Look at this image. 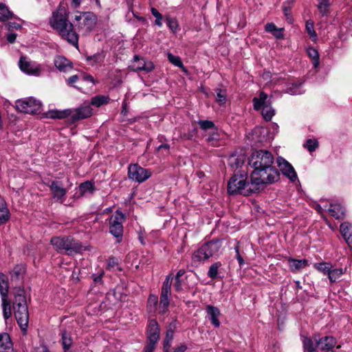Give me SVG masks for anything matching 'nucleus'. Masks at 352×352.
I'll return each mask as SVG.
<instances>
[{
    "label": "nucleus",
    "instance_id": "21",
    "mask_svg": "<svg viewBox=\"0 0 352 352\" xmlns=\"http://www.w3.org/2000/svg\"><path fill=\"white\" fill-rule=\"evenodd\" d=\"M327 210L336 219H343L346 216L345 208L339 203L330 204Z\"/></svg>",
    "mask_w": 352,
    "mask_h": 352
},
{
    "label": "nucleus",
    "instance_id": "46",
    "mask_svg": "<svg viewBox=\"0 0 352 352\" xmlns=\"http://www.w3.org/2000/svg\"><path fill=\"white\" fill-rule=\"evenodd\" d=\"M109 98L108 96L102 95L96 96L92 98L91 104L99 107L102 104H107L109 102Z\"/></svg>",
    "mask_w": 352,
    "mask_h": 352
},
{
    "label": "nucleus",
    "instance_id": "61",
    "mask_svg": "<svg viewBox=\"0 0 352 352\" xmlns=\"http://www.w3.org/2000/svg\"><path fill=\"white\" fill-rule=\"evenodd\" d=\"M20 28H21V25H19V23H16L15 22H13V23L10 22L8 24V30H13V29L18 30Z\"/></svg>",
    "mask_w": 352,
    "mask_h": 352
},
{
    "label": "nucleus",
    "instance_id": "28",
    "mask_svg": "<svg viewBox=\"0 0 352 352\" xmlns=\"http://www.w3.org/2000/svg\"><path fill=\"white\" fill-rule=\"evenodd\" d=\"M265 30L267 32H270L273 36L278 39L283 38V28H278L274 23H267L265 26Z\"/></svg>",
    "mask_w": 352,
    "mask_h": 352
},
{
    "label": "nucleus",
    "instance_id": "30",
    "mask_svg": "<svg viewBox=\"0 0 352 352\" xmlns=\"http://www.w3.org/2000/svg\"><path fill=\"white\" fill-rule=\"evenodd\" d=\"M346 268L334 267L333 265L330 271V274L328 276L330 283H336L341 277L342 275L346 273Z\"/></svg>",
    "mask_w": 352,
    "mask_h": 352
},
{
    "label": "nucleus",
    "instance_id": "42",
    "mask_svg": "<svg viewBox=\"0 0 352 352\" xmlns=\"http://www.w3.org/2000/svg\"><path fill=\"white\" fill-rule=\"evenodd\" d=\"M173 278L171 275H168L166 276V279L163 283V285L162 287L161 295L170 296V290H171V285H172Z\"/></svg>",
    "mask_w": 352,
    "mask_h": 352
},
{
    "label": "nucleus",
    "instance_id": "12",
    "mask_svg": "<svg viewBox=\"0 0 352 352\" xmlns=\"http://www.w3.org/2000/svg\"><path fill=\"white\" fill-rule=\"evenodd\" d=\"M151 176L148 169L144 168L137 164H130L128 167V177L130 179L142 183Z\"/></svg>",
    "mask_w": 352,
    "mask_h": 352
},
{
    "label": "nucleus",
    "instance_id": "58",
    "mask_svg": "<svg viewBox=\"0 0 352 352\" xmlns=\"http://www.w3.org/2000/svg\"><path fill=\"white\" fill-rule=\"evenodd\" d=\"M79 80L78 75H74L67 79V83L68 85L77 88L75 83Z\"/></svg>",
    "mask_w": 352,
    "mask_h": 352
},
{
    "label": "nucleus",
    "instance_id": "15",
    "mask_svg": "<svg viewBox=\"0 0 352 352\" xmlns=\"http://www.w3.org/2000/svg\"><path fill=\"white\" fill-rule=\"evenodd\" d=\"M47 185L52 192L54 199H55L56 201L63 204L67 194V189L63 187L62 182L58 180H53Z\"/></svg>",
    "mask_w": 352,
    "mask_h": 352
},
{
    "label": "nucleus",
    "instance_id": "9",
    "mask_svg": "<svg viewBox=\"0 0 352 352\" xmlns=\"http://www.w3.org/2000/svg\"><path fill=\"white\" fill-rule=\"evenodd\" d=\"M75 20L78 22L77 25L79 31L83 35H87L93 31L96 25L97 18L91 12H82L75 16Z\"/></svg>",
    "mask_w": 352,
    "mask_h": 352
},
{
    "label": "nucleus",
    "instance_id": "7",
    "mask_svg": "<svg viewBox=\"0 0 352 352\" xmlns=\"http://www.w3.org/2000/svg\"><path fill=\"white\" fill-rule=\"evenodd\" d=\"M160 338V328L156 320H151L146 329V344L144 352H153Z\"/></svg>",
    "mask_w": 352,
    "mask_h": 352
},
{
    "label": "nucleus",
    "instance_id": "10",
    "mask_svg": "<svg viewBox=\"0 0 352 352\" xmlns=\"http://www.w3.org/2000/svg\"><path fill=\"white\" fill-rule=\"evenodd\" d=\"M16 108L20 112L36 114L41 112L42 104L40 100L33 97H29L16 100Z\"/></svg>",
    "mask_w": 352,
    "mask_h": 352
},
{
    "label": "nucleus",
    "instance_id": "29",
    "mask_svg": "<svg viewBox=\"0 0 352 352\" xmlns=\"http://www.w3.org/2000/svg\"><path fill=\"white\" fill-rule=\"evenodd\" d=\"M285 91L290 95H298L304 93L305 90L302 88V83L290 82L287 85Z\"/></svg>",
    "mask_w": 352,
    "mask_h": 352
},
{
    "label": "nucleus",
    "instance_id": "3",
    "mask_svg": "<svg viewBox=\"0 0 352 352\" xmlns=\"http://www.w3.org/2000/svg\"><path fill=\"white\" fill-rule=\"evenodd\" d=\"M56 252L67 255L80 254L85 250L82 243L70 236H54L50 240Z\"/></svg>",
    "mask_w": 352,
    "mask_h": 352
},
{
    "label": "nucleus",
    "instance_id": "54",
    "mask_svg": "<svg viewBox=\"0 0 352 352\" xmlns=\"http://www.w3.org/2000/svg\"><path fill=\"white\" fill-rule=\"evenodd\" d=\"M198 124L200 128L204 131L214 128V122L210 120H199Z\"/></svg>",
    "mask_w": 352,
    "mask_h": 352
},
{
    "label": "nucleus",
    "instance_id": "51",
    "mask_svg": "<svg viewBox=\"0 0 352 352\" xmlns=\"http://www.w3.org/2000/svg\"><path fill=\"white\" fill-rule=\"evenodd\" d=\"M304 146L309 152H313L318 147V142L316 140L309 139L306 141Z\"/></svg>",
    "mask_w": 352,
    "mask_h": 352
},
{
    "label": "nucleus",
    "instance_id": "34",
    "mask_svg": "<svg viewBox=\"0 0 352 352\" xmlns=\"http://www.w3.org/2000/svg\"><path fill=\"white\" fill-rule=\"evenodd\" d=\"M25 272V267L23 264L16 265L10 272L11 280H17L23 278Z\"/></svg>",
    "mask_w": 352,
    "mask_h": 352
},
{
    "label": "nucleus",
    "instance_id": "18",
    "mask_svg": "<svg viewBox=\"0 0 352 352\" xmlns=\"http://www.w3.org/2000/svg\"><path fill=\"white\" fill-rule=\"evenodd\" d=\"M276 162L280 170L285 176L289 178L292 182H294L297 179V174L291 164L282 157H278L276 159Z\"/></svg>",
    "mask_w": 352,
    "mask_h": 352
},
{
    "label": "nucleus",
    "instance_id": "52",
    "mask_svg": "<svg viewBox=\"0 0 352 352\" xmlns=\"http://www.w3.org/2000/svg\"><path fill=\"white\" fill-rule=\"evenodd\" d=\"M166 23L170 30L176 32L178 29V22L175 18H171L170 16L166 17Z\"/></svg>",
    "mask_w": 352,
    "mask_h": 352
},
{
    "label": "nucleus",
    "instance_id": "56",
    "mask_svg": "<svg viewBox=\"0 0 352 352\" xmlns=\"http://www.w3.org/2000/svg\"><path fill=\"white\" fill-rule=\"evenodd\" d=\"M283 13H284L285 16H286L287 21L289 23H292L293 22V17L291 15V8H290V7L289 6H284L283 8Z\"/></svg>",
    "mask_w": 352,
    "mask_h": 352
},
{
    "label": "nucleus",
    "instance_id": "53",
    "mask_svg": "<svg viewBox=\"0 0 352 352\" xmlns=\"http://www.w3.org/2000/svg\"><path fill=\"white\" fill-rule=\"evenodd\" d=\"M152 14L156 18L155 21V24L157 25L159 27H161L162 25V15L158 12V10L155 8H152L151 9Z\"/></svg>",
    "mask_w": 352,
    "mask_h": 352
},
{
    "label": "nucleus",
    "instance_id": "17",
    "mask_svg": "<svg viewBox=\"0 0 352 352\" xmlns=\"http://www.w3.org/2000/svg\"><path fill=\"white\" fill-rule=\"evenodd\" d=\"M314 340L316 347H318L322 352H326L333 349L337 344L336 338L331 336L322 338H318L317 336H314Z\"/></svg>",
    "mask_w": 352,
    "mask_h": 352
},
{
    "label": "nucleus",
    "instance_id": "63",
    "mask_svg": "<svg viewBox=\"0 0 352 352\" xmlns=\"http://www.w3.org/2000/svg\"><path fill=\"white\" fill-rule=\"evenodd\" d=\"M118 264L117 259L111 257L108 261V267H113Z\"/></svg>",
    "mask_w": 352,
    "mask_h": 352
},
{
    "label": "nucleus",
    "instance_id": "60",
    "mask_svg": "<svg viewBox=\"0 0 352 352\" xmlns=\"http://www.w3.org/2000/svg\"><path fill=\"white\" fill-rule=\"evenodd\" d=\"M175 283L174 284V288L176 291L179 292L182 289V283L181 278H175Z\"/></svg>",
    "mask_w": 352,
    "mask_h": 352
},
{
    "label": "nucleus",
    "instance_id": "43",
    "mask_svg": "<svg viewBox=\"0 0 352 352\" xmlns=\"http://www.w3.org/2000/svg\"><path fill=\"white\" fill-rule=\"evenodd\" d=\"M7 297L8 296L1 297L3 315V318L6 320L9 318L12 315L10 304V302L8 300Z\"/></svg>",
    "mask_w": 352,
    "mask_h": 352
},
{
    "label": "nucleus",
    "instance_id": "26",
    "mask_svg": "<svg viewBox=\"0 0 352 352\" xmlns=\"http://www.w3.org/2000/svg\"><path fill=\"white\" fill-rule=\"evenodd\" d=\"M54 65L59 71L63 72H66L72 68V62L62 56L55 58Z\"/></svg>",
    "mask_w": 352,
    "mask_h": 352
},
{
    "label": "nucleus",
    "instance_id": "49",
    "mask_svg": "<svg viewBox=\"0 0 352 352\" xmlns=\"http://www.w3.org/2000/svg\"><path fill=\"white\" fill-rule=\"evenodd\" d=\"M329 6V0H318V9L322 16L327 14Z\"/></svg>",
    "mask_w": 352,
    "mask_h": 352
},
{
    "label": "nucleus",
    "instance_id": "36",
    "mask_svg": "<svg viewBox=\"0 0 352 352\" xmlns=\"http://www.w3.org/2000/svg\"><path fill=\"white\" fill-rule=\"evenodd\" d=\"M9 219V212L6 206V203L0 197V224L6 223Z\"/></svg>",
    "mask_w": 352,
    "mask_h": 352
},
{
    "label": "nucleus",
    "instance_id": "2",
    "mask_svg": "<svg viewBox=\"0 0 352 352\" xmlns=\"http://www.w3.org/2000/svg\"><path fill=\"white\" fill-rule=\"evenodd\" d=\"M246 174H235L229 180L228 192L230 195L241 194L248 196L251 193L258 192L263 187L258 182L254 181L251 174L250 182H247Z\"/></svg>",
    "mask_w": 352,
    "mask_h": 352
},
{
    "label": "nucleus",
    "instance_id": "40",
    "mask_svg": "<svg viewBox=\"0 0 352 352\" xmlns=\"http://www.w3.org/2000/svg\"><path fill=\"white\" fill-rule=\"evenodd\" d=\"M73 343L72 339L69 334L66 331H63L61 333V344L64 350V352H71L69 351L70 347Z\"/></svg>",
    "mask_w": 352,
    "mask_h": 352
},
{
    "label": "nucleus",
    "instance_id": "24",
    "mask_svg": "<svg viewBox=\"0 0 352 352\" xmlns=\"http://www.w3.org/2000/svg\"><path fill=\"white\" fill-rule=\"evenodd\" d=\"M288 265L292 272H298L308 265V261L306 259H295L289 258L287 260Z\"/></svg>",
    "mask_w": 352,
    "mask_h": 352
},
{
    "label": "nucleus",
    "instance_id": "27",
    "mask_svg": "<svg viewBox=\"0 0 352 352\" xmlns=\"http://www.w3.org/2000/svg\"><path fill=\"white\" fill-rule=\"evenodd\" d=\"M72 110L66 109L64 111L52 110L45 113V117L51 119H63L69 117Z\"/></svg>",
    "mask_w": 352,
    "mask_h": 352
},
{
    "label": "nucleus",
    "instance_id": "11",
    "mask_svg": "<svg viewBox=\"0 0 352 352\" xmlns=\"http://www.w3.org/2000/svg\"><path fill=\"white\" fill-rule=\"evenodd\" d=\"M49 23L51 28L57 32L65 26H67L70 21L68 20V14L65 9L59 6L58 8L52 12Z\"/></svg>",
    "mask_w": 352,
    "mask_h": 352
},
{
    "label": "nucleus",
    "instance_id": "4",
    "mask_svg": "<svg viewBox=\"0 0 352 352\" xmlns=\"http://www.w3.org/2000/svg\"><path fill=\"white\" fill-rule=\"evenodd\" d=\"M15 318L21 329L25 331L28 325L29 312L25 296L22 294L15 296L13 302Z\"/></svg>",
    "mask_w": 352,
    "mask_h": 352
},
{
    "label": "nucleus",
    "instance_id": "5",
    "mask_svg": "<svg viewBox=\"0 0 352 352\" xmlns=\"http://www.w3.org/2000/svg\"><path fill=\"white\" fill-rule=\"evenodd\" d=\"M221 248V242L219 240L206 242L193 253L192 261L201 262L210 257L219 256Z\"/></svg>",
    "mask_w": 352,
    "mask_h": 352
},
{
    "label": "nucleus",
    "instance_id": "14",
    "mask_svg": "<svg viewBox=\"0 0 352 352\" xmlns=\"http://www.w3.org/2000/svg\"><path fill=\"white\" fill-rule=\"evenodd\" d=\"M58 35L64 40L67 41L76 49L78 48L79 36L75 30L74 25L70 22L67 26L60 29L58 32Z\"/></svg>",
    "mask_w": 352,
    "mask_h": 352
},
{
    "label": "nucleus",
    "instance_id": "62",
    "mask_svg": "<svg viewBox=\"0 0 352 352\" xmlns=\"http://www.w3.org/2000/svg\"><path fill=\"white\" fill-rule=\"evenodd\" d=\"M16 38V34L15 33H10L7 35V40L9 43H13Z\"/></svg>",
    "mask_w": 352,
    "mask_h": 352
},
{
    "label": "nucleus",
    "instance_id": "16",
    "mask_svg": "<svg viewBox=\"0 0 352 352\" xmlns=\"http://www.w3.org/2000/svg\"><path fill=\"white\" fill-rule=\"evenodd\" d=\"M93 113V109L90 104H84L78 108H76L69 116L70 120L72 122H75L80 120L86 119L90 117Z\"/></svg>",
    "mask_w": 352,
    "mask_h": 352
},
{
    "label": "nucleus",
    "instance_id": "25",
    "mask_svg": "<svg viewBox=\"0 0 352 352\" xmlns=\"http://www.w3.org/2000/svg\"><path fill=\"white\" fill-rule=\"evenodd\" d=\"M13 344L10 337L7 333H0V352H12Z\"/></svg>",
    "mask_w": 352,
    "mask_h": 352
},
{
    "label": "nucleus",
    "instance_id": "59",
    "mask_svg": "<svg viewBox=\"0 0 352 352\" xmlns=\"http://www.w3.org/2000/svg\"><path fill=\"white\" fill-rule=\"evenodd\" d=\"M187 349V346L185 344H180L175 348H173V351H170V349L168 350V352H185Z\"/></svg>",
    "mask_w": 352,
    "mask_h": 352
},
{
    "label": "nucleus",
    "instance_id": "13",
    "mask_svg": "<svg viewBox=\"0 0 352 352\" xmlns=\"http://www.w3.org/2000/svg\"><path fill=\"white\" fill-rule=\"evenodd\" d=\"M19 66L20 69L28 74L35 76H38L41 73V66L34 61L30 60L25 56H21L19 61Z\"/></svg>",
    "mask_w": 352,
    "mask_h": 352
},
{
    "label": "nucleus",
    "instance_id": "22",
    "mask_svg": "<svg viewBox=\"0 0 352 352\" xmlns=\"http://www.w3.org/2000/svg\"><path fill=\"white\" fill-rule=\"evenodd\" d=\"M206 311L211 324L217 328L219 327L220 322L219 320V316L221 314L219 309L212 305H208L206 308Z\"/></svg>",
    "mask_w": 352,
    "mask_h": 352
},
{
    "label": "nucleus",
    "instance_id": "47",
    "mask_svg": "<svg viewBox=\"0 0 352 352\" xmlns=\"http://www.w3.org/2000/svg\"><path fill=\"white\" fill-rule=\"evenodd\" d=\"M216 100L219 105H223L226 102L227 92L226 89H216Z\"/></svg>",
    "mask_w": 352,
    "mask_h": 352
},
{
    "label": "nucleus",
    "instance_id": "45",
    "mask_svg": "<svg viewBox=\"0 0 352 352\" xmlns=\"http://www.w3.org/2000/svg\"><path fill=\"white\" fill-rule=\"evenodd\" d=\"M305 352H318L316 349V343L309 338H305L302 341Z\"/></svg>",
    "mask_w": 352,
    "mask_h": 352
},
{
    "label": "nucleus",
    "instance_id": "38",
    "mask_svg": "<svg viewBox=\"0 0 352 352\" xmlns=\"http://www.w3.org/2000/svg\"><path fill=\"white\" fill-rule=\"evenodd\" d=\"M158 297L155 294H150L147 300V309L150 313L157 311Z\"/></svg>",
    "mask_w": 352,
    "mask_h": 352
},
{
    "label": "nucleus",
    "instance_id": "19",
    "mask_svg": "<svg viewBox=\"0 0 352 352\" xmlns=\"http://www.w3.org/2000/svg\"><path fill=\"white\" fill-rule=\"evenodd\" d=\"M133 60V67L136 71H144L148 73L154 69V64L153 62L146 60L144 58H140L138 55L134 56Z\"/></svg>",
    "mask_w": 352,
    "mask_h": 352
},
{
    "label": "nucleus",
    "instance_id": "55",
    "mask_svg": "<svg viewBox=\"0 0 352 352\" xmlns=\"http://www.w3.org/2000/svg\"><path fill=\"white\" fill-rule=\"evenodd\" d=\"M230 164L232 166H235L236 168L241 166L244 162V158L242 157H235L234 156H232L230 159Z\"/></svg>",
    "mask_w": 352,
    "mask_h": 352
},
{
    "label": "nucleus",
    "instance_id": "64",
    "mask_svg": "<svg viewBox=\"0 0 352 352\" xmlns=\"http://www.w3.org/2000/svg\"><path fill=\"white\" fill-rule=\"evenodd\" d=\"M103 274H104V272H102L99 275H95V274L93 275V278H94V282H96V283H101Z\"/></svg>",
    "mask_w": 352,
    "mask_h": 352
},
{
    "label": "nucleus",
    "instance_id": "39",
    "mask_svg": "<svg viewBox=\"0 0 352 352\" xmlns=\"http://www.w3.org/2000/svg\"><path fill=\"white\" fill-rule=\"evenodd\" d=\"M307 53L309 57L311 58L312 64L314 68H317L319 66L320 60H319V53L313 47H309L307 49Z\"/></svg>",
    "mask_w": 352,
    "mask_h": 352
},
{
    "label": "nucleus",
    "instance_id": "32",
    "mask_svg": "<svg viewBox=\"0 0 352 352\" xmlns=\"http://www.w3.org/2000/svg\"><path fill=\"white\" fill-rule=\"evenodd\" d=\"M95 190L94 183L87 181L81 183L79 186V195L78 197H82L87 194H92Z\"/></svg>",
    "mask_w": 352,
    "mask_h": 352
},
{
    "label": "nucleus",
    "instance_id": "23",
    "mask_svg": "<svg viewBox=\"0 0 352 352\" xmlns=\"http://www.w3.org/2000/svg\"><path fill=\"white\" fill-rule=\"evenodd\" d=\"M340 230L348 246L352 249V224L349 222H344L341 223Z\"/></svg>",
    "mask_w": 352,
    "mask_h": 352
},
{
    "label": "nucleus",
    "instance_id": "41",
    "mask_svg": "<svg viewBox=\"0 0 352 352\" xmlns=\"http://www.w3.org/2000/svg\"><path fill=\"white\" fill-rule=\"evenodd\" d=\"M0 293L1 297L8 296V277L3 274H0Z\"/></svg>",
    "mask_w": 352,
    "mask_h": 352
},
{
    "label": "nucleus",
    "instance_id": "31",
    "mask_svg": "<svg viewBox=\"0 0 352 352\" xmlns=\"http://www.w3.org/2000/svg\"><path fill=\"white\" fill-rule=\"evenodd\" d=\"M169 305L170 296L160 294V300L157 306V312L160 314H164L168 311Z\"/></svg>",
    "mask_w": 352,
    "mask_h": 352
},
{
    "label": "nucleus",
    "instance_id": "6",
    "mask_svg": "<svg viewBox=\"0 0 352 352\" xmlns=\"http://www.w3.org/2000/svg\"><path fill=\"white\" fill-rule=\"evenodd\" d=\"M125 214L120 210H116L109 219V232L116 239L117 243L122 241Z\"/></svg>",
    "mask_w": 352,
    "mask_h": 352
},
{
    "label": "nucleus",
    "instance_id": "35",
    "mask_svg": "<svg viewBox=\"0 0 352 352\" xmlns=\"http://www.w3.org/2000/svg\"><path fill=\"white\" fill-rule=\"evenodd\" d=\"M333 267L332 263L329 262H321V263H316L314 264V267L323 274L325 276H329L330 274V271Z\"/></svg>",
    "mask_w": 352,
    "mask_h": 352
},
{
    "label": "nucleus",
    "instance_id": "33",
    "mask_svg": "<svg viewBox=\"0 0 352 352\" xmlns=\"http://www.w3.org/2000/svg\"><path fill=\"white\" fill-rule=\"evenodd\" d=\"M85 59L89 65L95 66L103 63L104 60V55L102 52H98L92 56H87Z\"/></svg>",
    "mask_w": 352,
    "mask_h": 352
},
{
    "label": "nucleus",
    "instance_id": "8",
    "mask_svg": "<svg viewBox=\"0 0 352 352\" xmlns=\"http://www.w3.org/2000/svg\"><path fill=\"white\" fill-rule=\"evenodd\" d=\"M252 101L254 109L258 111L262 108L263 118L266 121L271 120L275 114V111L270 104L267 94L261 92L258 98H254Z\"/></svg>",
    "mask_w": 352,
    "mask_h": 352
},
{
    "label": "nucleus",
    "instance_id": "48",
    "mask_svg": "<svg viewBox=\"0 0 352 352\" xmlns=\"http://www.w3.org/2000/svg\"><path fill=\"white\" fill-rule=\"evenodd\" d=\"M306 30L309 35V37L313 40L316 41L317 39V34L314 30V23L311 20H308L306 21Z\"/></svg>",
    "mask_w": 352,
    "mask_h": 352
},
{
    "label": "nucleus",
    "instance_id": "1",
    "mask_svg": "<svg viewBox=\"0 0 352 352\" xmlns=\"http://www.w3.org/2000/svg\"><path fill=\"white\" fill-rule=\"evenodd\" d=\"M274 157L267 151L260 150L252 154L248 160L249 165L254 168L252 172L254 181L258 182L264 188L279 179L278 171L272 166Z\"/></svg>",
    "mask_w": 352,
    "mask_h": 352
},
{
    "label": "nucleus",
    "instance_id": "50",
    "mask_svg": "<svg viewBox=\"0 0 352 352\" xmlns=\"http://www.w3.org/2000/svg\"><path fill=\"white\" fill-rule=\"evenodd\" d=\"M167 56H168V60L172 64H173L174 65H175V66L178 67H180V68H183L184 67L183 63H182V59H181V58L179 56H175V55H173L171 53H168Z\"/></svg>",
    "mask_w": 352,
    "mask_h": 352
},
{
    "label": "nucleus",
    "instance_id": "37",
    "mask_svg": "<svg viewBox=\"0 0 352 352\" xmlns=\"http://www.w3.org/2000/svg\"><path fill=\"white\" fill-rule=\"evenodd\" d=\"M221 266L222 264L219 261L215 262L213 264H212L210 266L208 272L207 273L208 276L212 280L218 278L219 272Z\"/></svg>",
    "mask_w": 352,
    "mask_h": 352
},
{
    "label": "nucleus",
    "instance_id": "20",
    "mask_svg": "<svg viewBox=\"0 0 352 352\" xmlns=\"http://www.w3.org/2000/svg\"><path fill=\"white\" fill-rule=\"evenodd\" d=\"M176 323L177 320H173L169 325L168 326L165 338L163 342V351L168 352V350L170 349L172 342L174 337L175 330L176 329Z\"/></svg>",
    "mask_w": 352,
    "mask_h": 352
},
{
    "label": "nucleus",
    "instance_id": "57",
    "mask_svg": "<svg viewBox=\"0 0 352 352\" xmlns=\"http://www.w3.org/2000/svg\"><path fill=\"white\" fill-rule=\"evenodd\" d=\"M239 243L237 242L236 245L234 246V250L236 252V258L239 262L240 267H241L242 265H244L245 262H244L243 258H242V256H241V254L239 253Z\"/></svg>",
    "mask_w": 352,
    "mask_h": 352
},
{
    "label": "nucleus",
    "instance_id": "44",
    "mask_svg": "<svg viewBox=\"0 0 352 352\" xmlns=\"http://www.w3.org/2000/svg\"><path fill=\"white\" fill-rule=\"evenodd\" d=\"M12 16V12L9 10L4 3L0 2V21H6L11 18Z\"/></svg>",
    "mask_w": 352,
    "mask_h": 352
}]
</instances>
